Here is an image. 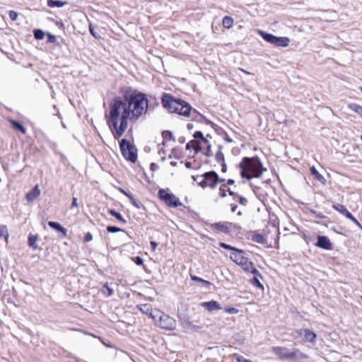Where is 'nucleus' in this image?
Returning a JSON list of instances; mask_svg holds the SVG:
<instances>
[{
  "mask_svg": "<svg viewBox=\"0 0 362 362\" xmlns=\"http://www.w3.org/2000/svg\"><path fill=\"white\" fill-rule=\"evenodd\" d=\"M151 317L156 325L161 329L174 330L176 328V320L159 310H154V313H152Z\"/></svg>",
  "mask_w": 362,
  "mask_h": 362,
  "instance_id": "nucleus-5",
  "label": "nucleus"
},
{
  "mask_svg": "<svg viewBox=\"0 0 362 362\" xmlns=\"http://www.w3.org/2000/svg\"><path fill=\"white\" fill-rule=\"evenodd\" d=\"M0 238H4L7 242L8 233L6 226L0 225Z\"/></svg>",
  "mask_w": 362,
  "mask_h": 362,
  "instance_id": "nucleus-26",
  "label": "nucleus"
},
{
  "mask_svg": "<svg viewBox=\"0 0 362 362\" xmlns=\"http://www.w3.org/2000/svg\"><path fill=\"white\" fill-rule=\"evenodd\" d=\"M219 245L221 247L225 248L226 250L234 251L235 252L234 253H237V252H238V253H245L244 250L238 249L236 247H233L231 245H229L228 244H226L224 243H220Z\"/></svg>",
  "mask_w": 362,
  "mask_h": 362,
  "instance_id": "nucleus-24",
  "label": "nucleus"
},
{
  "mask_svg": "<svg viewBox=\"0 0 362 362\" xmlns=\"http://www.w3.org/2000/svg\"><path fill=\"white\" fill-rule=\"evenodd\" d=\"M187 148L189 149V148H193L196 152H198L199 151V148H198V141L197 140H192L190 141L189 142H188L187 144V146H186Z\"/></svg>",
  "mask_w": 362,
  "mask_h": 362,
  "instance_id": "nucleus-29",
  "label": "nucleus"
},
{
  "mask_svg": "<svg viewBox=\"0 0 362 362\" xmlns=\"http://www.w3.org/2000/svg\"><path fill=\"white\" fill-rule=\"evenodd\" d=\"M66 4H67L66 1H59V0H48L47 1V6L51 8H53V7L61 8Z\"/></svg>",
  "mask_w": 362,
  "mask_h": 362,
  "instance_id": "nucleus-20",
  "label": "nucleus"
},
{
  "mask_svg": "<svg viewBox=\"0 0 362 362\" xmlns=\"http://www.w3.org/2000/svg\"><path fill=\"white\" fill-rule=\"evenodd\" d=\"M201 306L206 309L209 312L218 310L221 309V305L215 300H211L208 302H203L201 303Z\"/></svg>",
  "mask_w": 362,
  "mask_h": 362,
  "instance_id": "nucleus-13",
  "label": "nucleus"
},
{
  "mask_svg": "<svg viewBox=\"0 0 362 362\" xmlns=\"http://www.w3.org/2000/svg\"><path fill=\"white\" fill-rule=\"evenodd\" d=\"M119 191L123 194H126V191L122 188L119 189Z\"/></svg>",
  "mask_w": 362,
  "mask_h": 362,
  "instance_id": "nucleus-61",
  "label": "nucleus"
},
{
  "mask_svg": "<svg viewBox=\"0 0 362 362\" xmlns=\"http://www.w3.org/2000/svg\"><path fill=\"white\" fill-rule=\"evenodd\" d=\"M109 213L110 214H111L112 216L115 217L118 221L125 223H126V221L124 220V218L122 217V216L117 212L115 210H112V209H110L109 211Z\"/></svg>",
  "mask_w": 362,
  "mask_h": 362,
  "instance_id": "nucleus-31",
  "label": "nucleus"
},
{
  "mask_svg": "<svg viewBox=\"0 0 362 362\" xmlns=\"http://www.w3.org/2000/svg\"><path fill=\"white\" fill-rule=\"evenodd\" d=\"M317 216L319 217V218H323L324 217L322 215H320V214H317Z\"/></svg>",
  "mask_w": 362,
  "mask_h": 362,
  "instance_id": "nucleus-63",
  "label": "nucleus"
},
{
  "mask_svg": "<svg viewBox=\"0 0 362 362\" xmlns=\"http://www.w3.org/2000/svg\"><path fill=\"white\" fill-rule=\"evenodd\" d=\"M124 101L129 112L130 121H136L148 110V101L145 94L136 90H126L123 95Z\"/></svg>",
  "mask_w": 362,
  "mask_h": 362,
  "instance_id": "nucleus-2",
  "label": "nucleus"
},
{
  "mask_svg": "<svg viewBox=\"0 0 362 362\" xmlns=\"http://www.w3.org/2000/svg\"><path fill=\"white\" fill-rule=\"evenodd\" d=\"M222 24L225 28L229 29L233 25V19L230 16H225L223 18Z\"/></svg>",
  "mask_w": 362,
  "mask_h": 362,
  "instance_id": "nucleus-23",
  "label": "nucleus"
},
{
  "mask_svg": "<svg viewBox=\"0 0 362 362\" xmlns=\"http://www.w3.org/2000/svg\"><path fill=\"white\" fill-rule=\"evenodd\" d=\"M158 197L169 206L178 207L182 205V202L180 199L173 194L169 192L168 189H160L158 191Z\"/></svg>",
  "mask_w": 362,
  "mask_h": 362,
  "instance_id": "nucleus-10",
  "label": "nucleus"
},
{
  "mask_svg": "<svg viewBox=\"0 0 362 362\" xmlns=\"http://www.w3.org/2000/svg\"><path fill=\"white\" fill-rule=\"evenodd\" d=\"M93 240V235L90 233H87L86 236H85V238H84V241L85 242H89V241H91Z\"/></svg>",
  "mask_w": 362,
  "mask_h": 362,
  "instance_id": "nucleus-46",
  "label": "nucleus"
},
{
  "mask_svg": "<svg viewBox=\"0 0 362 362\" xmlns=\"http://www.w3.org/2000/svg\"><path fill=\"white\" fill-rule=\"evenodd\" d=\"M133 260L134 261V262L137 264V265H142L143 264V259L141 257L137 256L135 258L133 259Z\"/></svg>",
  "mask_w": 362,
  "mask_h": 362,
  "instance_id": "nucleus-45",
  "label": "nucleus"
},
{
  "mask_svg": "<svg viewBox=\"0 0 362 362\" xmlns=\"http://www.w3.org/2000/svg\"><path fill=\"white\" fill-rule=\"evenodd\" d=\"M11 122L14 129L21 131L23 134H25L26 130L22 124H21L19 122L14 121V120H11Z\"/></svg>",
  "mask_w": 362,
  "mask_h": 362,
  "instance_id": "nucleus-30",
  "label": "nucleus"
},
{
  "mask_svg": "<svg viewBox=\"0 0 362 362\" xmlns=\"http://www.w3.org/2000/svg\"><path fill=\"white\" fill-rule=\"evenodd\" d=\"M197 141L199 151H201L202 150H204L205 148H206L207 151H210L211 144H209V141L207 139V138L204 137L202 140H197Z\"/></svg>",
  "mask_w": 362,
  "mask_h": 362,
  "instance_id": "nucleus-18",
  "label": "nucleus"
},
{
  "mask_svg": "<svg viewBox=\"0 0 362 362\" xmlns=\"http://www.w3.org/2000/svg\"><path fill=\"white\" fill-rule=\"evenodd\" d=\"M71 206L72 207H77L78 206L77 198H76V197L73 198Z\"/></svg>",
  "mask_w": 362,
  "mask_h": 362,
  "instance_id": "nucleus-52",
  "label": "nucleus"
},
{
  "mask_svg": "<svg viewBox=\"0 0 362 362\" xmlns=\"http://www.w3.org/2000/svg\"><path fill=\"white\" fill-rule=\"evenodd\" d=\"M136 307L142 313L149 315L151 317L152 313H154V311L152 310V307L150 304H141L138 305Z\"/></svg>",
  "mask_w": 362,
  "mask_h": 362,
  "instance_id": "nucleus-16",
  "label": "nucleus"
},
{
  "mask_svg": "<svg viewBox=\"0 0 362 362\" xmlns=\"http://www.w3.org/2000/svg\"><path fill=\"white\" fill-rule=\"evenodd\" d=\"M254 275H255V276L252 280V284L260 288H264L263 285L261 284V282L258 279V275H257V274H254ZM259 277H260V276H259Z\"/></svg>",
  "mask_w": 362,
  "mask_h": 362,
  "instance_id": "nucleus-37",
  "label": "nucleus"
},
{
  "mask_svg": "<svg viewBox=\"0 0 362 362\" xmlns=\"http://www.w3.org/2000/svg\"><path fill=\"white\" fill-rule=\"evenodd\" d=\"M125 196H127L130 202H132V204L136 206V208L138 209H140L141 206V204L139 202H137L133 197V195L130 193V192H127L126 194H124Z\"/></svg>",
  "mask_w": 362,
  "mask_h": 362,
  "instance_id": "nucleus-28",
  "label": "nucleus"
},
{
  "mask_svg": "<svg viewBox=\"0 0 362 362\" xmlns=\"http://www.w3.org/2000/svg\"><path fill=\"white\" fill-rule=\"evenodd\" d=\"M151 245L152 250L153 251H155L156 250V248H157L158 244L155 241H151Z\"/></svg>",
  "mask_w": 362,
  "mask_h": 362,
  "instance_id": "nucleus-51",
  "label": "nucleus"
},
{
  "mask_svg": "<svg viewBox=\"0 0 362 362\" xmlns=\"http://www.w3.org/2000/svg\"><path fill=\"white\" fill-rule=\"evenodd\" d=\"M310 172L314 177L322 183H325V177L317 170V169L313 166L310 168Z\"/></svg>",
  "mask_w": 362,
  "mask_h": 362,
  "instance_id": "nucleus-21",
  "label": "nucleus"
},
{
  "mask_svg": "<svg viewBox=\"0 0 362 362\" xmlns=\"http://www.w3.org/2000/svg\"><path fill=\"white\" fill-rule=\"evenodd\" d=\"M232 197H233V199H237V202L242 206H246L248 202L245 197L240 196L236 193H235V195Z\"/></svg>",
  "mask_w": 362,
  "mask_h": 362,
  "instance_id": "nucleus-27",
  "label": "nucleus"
},
{
  "mask_svg": "<svg viewBox=\"0 0 362 362\" xmlns=\"http://www.w3.org/2000/svg\"><path fill=\"white\" fill-rule=\"evenodd\" d=\"M194 139L195 140H202L203 139L205 136H204L202 132H199V131H197L194 134Z\"/></svg>",
  "mask_w": 362,
  "mask_h": 362,
  "instance_id": "nucleus-42",
  "label": "nucleus"
},
{
  "mask_svg": "<svg viewBox=\"0 0 362 362\" xmlns=\"http://www.w3.org/2000/svg\"><path fill=\"white\" fill-rule=\"evenodd\" d=\"M107 124L115 139H119L128 127L129 112L124 100L116 98L110 105L109 114L106 116Z\"/></svg>",
  "mask_w": 362,
  "mask_h": 362,
  "instance_id": "nucleus-1",
  "label": "nucleus"
},
{
  "mask_svg": "<svg viewBox=\"0 0 362 362\" xmlns=\"http://www.w3.org/2000/svg\"><path fill=\"white\" fill-rule=\"evenodd\" d=\"M156 168H157V165L155 163H151V169L152 170H155Z\"/></svg>",
  "mask_w": 362,
  "mask_h": 362,
  "instance_id": "nucleus-58",
  "label": "nucleus"
},
{
  "mask_svg": "<svg viewBox=\"0 0 362 362\" xmlns=\"http://www.w3.org/2000/svg\"><path fill=\"white\" fill-rule=\"evenodd\" d=\"M216 160L218 163H223L224 162V155L221 149H219L216 153Z\"/></svg>",
  "mask_w": 362,
  "mask_h": 362,
  "instance_id": "nucleus-36",
  "label": "nucleus"
},
{
  "mask_svg": "<svg viewBox=\"0 0 362 362\" xmlns=\"http://www.w3.org/2000/svg\"><path fill=\"white\" fill-rule=\"evenodd\" d=\"M102 292L107 297H110L113 294V290L108 286L107 284H105L103 286Z\"/></svg>",
  "mask_w": 362,
  "mask_h": 362,
  "instance_id": "nucleus-32",
  "label": "nucleus"
},
{
  "mask_svg": "<svg viewBox=\"0 0 362 362\" xmlns=\"http://www.w3.org/2000/svg\"><path fill=\"white\" fill-rule=\"evenodd\" d=\"M40 194V190L38 185H35L34 188L26 194V199L29 202H33Z\"/></svg>",
  "mask_w": 362,
  "mask_h": 362,
  "instance_id": "nucleus-15",
  "label": "nucleus"
},
{
  "mask_svg": "<svg viewBox=\"0 0 362 362\" xmlns=\"http://www.w3.org/2000/svg\"><path fill=\"white\" fill-rule=\"evenodd\" d=\"M289 355H291L289 356V359H295V358H298V349H296L295 351L291 352L289 351Z\"/></svg>",
  "mask_w": 362,
  "mask_h": 362,
  "instance_id": "nucleus-44",
  "label": "nucleus"
},
{
  "mask_svg": "<svg viewBox=\"0 0 362 362\" xmlns=\"http://www.w3.org/2000/svg\"><path fill=\"white\" fill-rule=\"evenodd\" d=\"M120 150L123 156L132 163H134L137 158L136 150L127 139H122L119 143Z\"/></svg>",
  "mask_w": 362,
  "mask_h": 362,
  "instance_id": "nucleus-8",
  "label": "nucleus"
},
{
  "mask_svg": "<svg viewBox=\"0 0 362 362\" xmlns=\"http://www.w3.org/2000/svg\"><path fill=\"white\" fill-rule=\"evenodd\" d=\"M300 334H304L305 341L311 342V343H313L315 341L317 335L315 332H312L311 330H310L308 329H300Z\"/></svg>",
  "mask_w": 362,
  "mask_h": 362,
  "instance_id": "nucleus-14",
  "label": "nucleus"
},
{
  "mask_svg": "<svg viewBox=\"0 0 362 362\" xmlns=\"http://www.w3.org/2000/svg\"><path fill=\"white\" fill-rule=\"evenodd\" d=\"M308 358V356L306 354H303V353L300 352V351L298 350V358H304V359H306V358Z\"/></svg>",
  "mask_w": 362,
  "mask_h": 362,
  "instance_id": "nucleus-48",
  "label": "nucleus"
},
{
  "mask_svg": "<svg viewBox=\"0 0 362 362\" xmlns=\"http://www.w3.org/2000/svg\"><path fill=\"white\" fill-rule=\"evenodd\" d=\"M192 127H193V126H192V124H187V128H188V129H192Z\"/></svg>",
  "mask_w": 362,
  "mask_h": 362,
  "instance_id": "nucleus-62",
  "label": "nucleus"
},
{
  "mask_svg": "<svg viewBox=\"0 0 362 362\" xmlns=\"http://www.w3.org/2000/svg\"><path fill=\"white\" fill-rule=\"evenodd\" d=\"M202 180L199 185L202 187H211L214 188L218 182H225L224 179H219L216 173L214 171L206 173L204 175H201Z\"/></svg>",
  "mask_w": 362,
  "mask_h": 362,
  "instance_id": "nucleus-9",
  "label": "nucleus"
},
{
  "mask_svg": "<svg viewBox=\"0 0 362 362\" xmlns=\"http://www.w3.org/2000/svg\"><path fill=\"white\" fill-rule=\"evenodd\" d=\"M224 310L226 313H228L229 314H237L239 312L238 309L235 308H225Z\"/></svg>",
  "mask_w": 362,
  "mask_h": 362,
  "instance_id": "nucleus-41",
  "label": "nucleus"
},
{
  "mask_svg": "<svg viewBox=\"0 0 362 362\" xmlns=\"http://www.w3.org/2000/svg\"><path fill=\"white\" fill-rule=\"evenodd\" d=\"M191 279H192V280H193L194 281H197V282H200V283H202V281L204 280V279H201V278H199L198 276H192V275H191Z\"/></svg>",
  "mask_w": 362,
  "mask_h": 362,
  "instance_id": "nucleus-47",
  "label": "nucleus"
},
{
  "mask_svg": "<svg viewBox=\"0 0 362 362\" xmlns=\"http://www.w3.org/2000/svg\"><path fill=\"white\" fill-rule=\"evenodd\" d=\"M252 240L256 243H264L265 239L262 235L257 233V234L253 235Z\"/></svg>",
  "mask_w": 362,
  "mask_h": 362,
  "instance_id": "nucleus-35",
  "label": "nucleus"
},
{
  "mask_svg": "<svg viewBox=\"0 0 362 362\" xmlns=\"http://www.w3.org/2000/svg\"><path fill=\"white\" fill-rule=\"evenodd\" d=\"M228 224L231 225V223H216L214 224V227L221 232L228 233L229 232Z\"/></svg>",
  "mask_w": 362,
  "mask_h": 362,
  "instance_id": "nucleus-22",
  "label": "nucleus"
},
{
  "mask_svg": "<svg viewBox=\"0 0 362 362\" xmlns=\"http://www.w3.org/2000/svg\"><path fill=\"white\" fill-rule=\"evenodd\" d=\"M202 284L206 288H209L211 286V283L206 280L202 281Z\"/></svg>",
  "mask_w": 362,
  "mask_h": 362,
  "instance_id": "nucleus-54",
  "label": "nucleus"
},
{
  "mask_svg": "<svg viewBox=\"0 0 362 362\" xmlns=\"http://www.w3.org/2000/svg\"><path fill=\"white\" fill-rule=\"evenodd\" d=\"M89 31H90V34L95 38H97V39H100V36L95 31L92 24H90V25H89Z\"/></svg>",
  "mask_w": 362,
  "mask_h": 362,
  "instance_id": "nucleus-40",
  "label": "nucleus"
},
{
  "mask_svg": "<svg viewBox=\"0 0 362 362\" xmlns=\"http://www.w3.org/2000/svg\"><path fill=\"white\" fill-rule=\"evenodd\" d=\"M344 216L349 219H351L354 216L348 210L346 211V213H345Z\"/></svg>",
  "mask_w": 362,
  "mask_h": 362,
  "instance_id": "nucleus-53",
  "label": "nucleus"
},
{
  "mask_svg": "<svg viewBox=\"0 0 362 362\" xmlns=\"http://www.w3.org/2000/svg\"><path fill=\"white\" fill-rule=\"evenodd\" d=\"M198 178H202L201 176H192V179L194 180V181H197Z\"/></svg>",
  "mask_w": 362,
  "mask_h": 362,
  "instance_id": "nucleus-59",
  "label": "nucleus"
},
{
  "mask_svg": "<svg viewBox=\"0 0 362 362\" xmlns=\"http://www.w3.org/2000/svg\"><path fill=\"white\" fill-rule=\"evenodd\" d=\"M350 220L356 226L361 227V223L357 221V219L354 216H353Z\"/></svg>",
  "mask_w": 362,
  "mask_h": 362,
  "instance_id": "nucleus-50",
  "label": "nucleus"
},
{
  "mask_svg": "<svg viewBox=\"0 0 362 362\" xmlns=\"http://www.w3.org/2000/svg\"><path fill=\"white\" fill-rule=\"evenodd\" d=\"M107 230L109 233H117V232L122 231L123 230L119 228H117L116 226H110L107 227Z\"/></svg>",
  "mask_w": 362,
  "mask_h": 362,
  "instance_id": "nucleus-39",
  "label": "nucleus"
},
{
  "mask_svg": "<svg viewBox=\"0 0 362 362\" xmlns=\"http://www.w3.org/2000/svg\"><path fill=\"white\" fill-rule=\"evenodd\" d=\"M244 253H232L230 258L235 264L240 265L243 270L248 273L257 274L261 276L259 271L254 267L253 263L249 261L248 258L243 255Z\"/></svg>",
  "mask_w": 362,
  "mask_h": 362,
  "instance_id": "nucleus-6",
  "label": "nucleus"
},
{
  "mask_svg": "<svg viewBox=\"0 0 362 362\" xmlns=\"http://www.w3.org/2000/svg\"><path fill=\"white\" fill-rule=\"evenodd\" d=\"M34 35H35V37L38 40H42L45 37V33L41 30H35Z\"/></svg>",
  "mask_w": 362,
  "mask_h": 362,
  "instance_id": "nucleus-38",
  "label": "nucleus"
},
{
  "mask_svg": "<svg viewBox=\"0 0 362 362\" xmlns=\"http://www.w3.org/2000/svg\"><path fill=\"white\" fill-rule=\"evenodd\" d=\"M315 246L325 250H332V243L326 236L318 235L317 242L315 243Z\"/></svg>",
  "mask_w": 362,
  "mask_h": 362,
  "instance_id": "nucleus-11",
  "label": "nucleus"
},
{
  "mask_svg": "<svg viewBox=\"0 0 362 362\" xmlns=\"http://www.w3.org/2000/svg\"><path fill=\"white\" fill-rule=\"evenodd\" d=\"M185 165H186L187 168H189L191 167V163L187 162Z\"/></svg>",
  "mask_w": 362,
  "mask_h": 362,
  "instance_id": "nucleus-60",
  "label": "nucleus"
},
{
  "mask_svg": "<svg viewBox=\"0 0 362 362\" xmlns=\"http://www.w3.org/2000/svg\"><path fill=\"white\" fill-rule=\"evenodd\" d=\"M240 175L247 180L258 178L262 176L266 169L258 157H245L239 164Z\"/></svg>",
  "mask_w": 362,
  "mask_h": 362,
  "instance_id": "nucleus-4",
  "label": "nucleus"
},
{
  "mask_svg": "<svg viewBox=\"0 0 362 362\" xmlns=\"http://www.w3.org/2000/svg\"><path fill=\"white\" fill-rule=\"evenodd\" d=\"M332 207L342 215H344V214L346 213L347 211L346 206L341 204H334Z\"/></svg>",
  "mask_w": 362,
  "mask_h": 362,
  "instance_id": "nucleus-33",
  "label": "nucleus"
},
{
  "mask_svg": "<svg viewBox=\"0 0 362 362\" xmlns=\"http://www.w3.org/2000/svg\"><path fill=\"white\" fill-rule=\"evenodd\" d=\"M9 18L12 21H15L18 18V13L17 12L14 11H9Z\"/></svg>",
  "mask_w": 362,
  "mask_h": 362,
  "instance_id": "nucleus-43",
  "label": "nucleus"
},
{
  "mask_svg": "<svg viewBox=\"0 0 362 362\" xmlns=\"http://www.w3.org/2000/svg\"><path fill=\"white\" fill-rule=\"evenodd\" d=\"M273 352L279 358L283 359H289V350L286 347L274 346L272 347Z\"/></svg>",
  "mask_w": 362,
  "mask_h": 362,
  "instance_id": "nucleus-12",
  "label": "nucleus"
},
{
  "mask_svg": "<svg viewBox=\"0 0 362 362\" xmlns=\"http://www.w3.org/2000/svg\"><path fill=\"white\" fill-rule=\"evenodd\" d=\"M237 210V206L231 204V211L235 212Z\"/></svg>",
  "mask_w": 362,
  "mask_h": 362,
  "instance_id": "nucleus-56",
  "label": "nucleus"
},
{
  "mask_svg": "<svg viewBox=\"0 0 362 362\" xmlns=\"http://www.w3.org/2000/svg\"><path fill=\"white\" fill-rule=\"evenodd\" d=\"M48 225L56 230L61 232L64 237L66 235V229L62 227L59 223L54 221H49Z\"/></svg>",
  "mask_w": 362,
  "mask_h": 362,
  "instance_id": "nucleus-19",
  "label": "nucleus"
},
{
  "mask_svg": "<svg viewBox=\"0 0 362 362\" xmlns=\"http://www.w3.org/2000/svg\"><path fill=\"white\" fill-rule=\"evenodd\" d=\"M170 164H171L172 165H174V166H175V165H176V163H175V162H171V163H170Z\"/></svg>",
  "mask_w": 362,
  "mask_h": 362,
  "instance_id": "nucleus-64",
  "label": "nucleus"
},
{
  "mask_svg": "<svg viewBox=\"0 0 362 362\" xmlns=\"http://www.w3.org/2000/svg\"><path fill=\"white\" fill-rule=\"evenodd\" d=\"M182 325L183 328L187 332H190V331H192V330H195L197 328L196 326L192 325V323L191 322H189L188 320L185 321V322H182Z\"/></svg>",
  "mask_w": 362,
  "mask_h": 362,
  "instance_id": "nucleus-25",
  "label": "nucleus"
},
{
  "mask_svg": "<svg viewBox=\"0 0 362 362\" xmlns=\"http://www.w3.org/2000/svg\"><path fill=\"white\" fill-rule=\"evenodd\" d=\"M257 33L267 42L278 47H287L290 42L289 38L286 37H276L262 30H257Z\"/></svg>",
  "mask_w": 362,
  "mask_h": 362,
  "instance_id": "nucleus-7",
  "label": "nucleus"
},
{
  "mask_svg": "<svg viewBox=\"0 0 362 362\" xmlns=\"http://www.w3.org/2000/svg\"><path fill=\"white\" fill-rule=\"evenodd\" d=\"M162 103L165 108L172 113L189 117L192 116L193 120L202 122L205 118L195 110L192 111L191 105L180 99H176L170 95L165 94L162 98Z\"/></svg>",
  "mask_w": 362,
  "mask_h": 362,
  "instance_id": "nucleus-3",
  "label": "nucleus"
},
{
  "mask_svg": "<svg viewBox=\"0 0 362 362\" xmlns=\"http://www.w3.org/2000/svg\"><path fill=\"white\" fill-rule=\"evenodd\" d=\"M355 106H356V107L354 109V111H356V112H358V114H360L362 116V107L358 106V105H355Z\"/></svg>",
  "mask_w": 362,
  "mask_h": 362,
  "instance_id": "nucleus-49",
  "label": "nucleus"
},
{
  "mask_svg": "<svg viewBox=\"0 0 362 362\" xmlns=\"http://www.w3.org/2000/svg\"><path fill=\"white\" fill-rule=\"evenodd\" d=\"M37 240V235H30L28 238V243L30 247H33L34 249L37 248L36 242Z\"/></svg>",
  "mask_w": 362,
  "mask_h": 362,
  "instance_id": "nucleus-34",
  "label": "nucleus"
},
{
  "mask_svg": "<svg viewBox=\"0 0 362 362\" xmlns=\"http://www.w3.org/2000/svg\"><path fill=\"white\" fill-rule=\"evenodd\" d=\"M235 183V181L232 179L228 180L227 182L226 183L227 186L233 185Z\"/></svg>",
  "mask_w": 362,
  "mask_h": 362,
  "instance_id": "nucleus-55",
  "label": "nucleus"
},
{
  "mask_svg": "<svg viewBox=\"0 0 362 362\" xmlns=\"http://www.w3.org/2000/svg\"><path fill=\"white\" fill-rule=\"evenodd\" d=\"M221 185L220 186V188H219V194L221 197H224L226 196V192H228L229 193V194L230 196H234L235 195V192H233V191H231L229 188H228V186H227V185L225 183V182H221Z\"/></svg>",
  "mask_w": 362,
  "mask_h": 362,
  "instance_id": "nucleus-17",
  "label": "nucleus"
},
{
  "mask_svg": "<svg viewBox=\"0 0 362 362\" xmlns=\"http://www.w3.org/2000/svg\"><path fill=\"white\" fill-rule=\"evenodd\" d=\"M222 172H226V164L223 163H222V169H221Z\"/></svg>",
  "mask_w": 362,
  "mask_h": 362,
  "instance_id": "nucleus-57",
  "label": "nucleus"
}]
</instances>
